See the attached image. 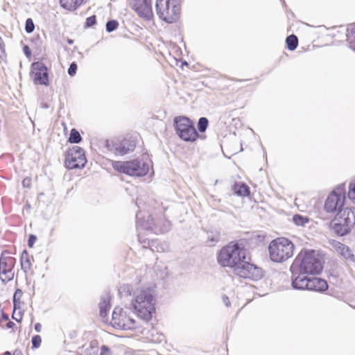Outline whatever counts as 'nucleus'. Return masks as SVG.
Here are the masks:
<instances>
[{"instance_id":"obj_54","label":"nucleus","mask_w":355,"mask_h":355,"mask_svg":"<svg viewBox=\"0 0 355 355\" xmlns=\"http://www.w3.org/2000/svg\"><path fill=\"white\" fill-rule=\"evenodd\" d=\"M3 355H11V353L8 351L4 352Z\"/></svg>"},{"instance_id":"obj_22","label":"nucleus","mask_w":355,"mask_h":355,"mask_svg":"<svg viewBox=\"0 0 355 355\" xmlns=\"http://www.w3.org/2000/svg\"><path fill=\"white\" fill-rule=\"evenodd\" d=\"M21 269L26 272L31 268V263L29 259L28 253L24 250L21 255Z\"/></svg>"},{"instance_id":"obj_17","label":"nucleus","mask_w":355,"mask_h":355,"mask_svg":"<svg viewBox=\"0 0 355 355\" xmlns=\"http://www.w3.org/2000/svg\"><path fill=\"white\" fill-rule=\"evenodd\" d=\"M309 291H317L320 293L324 292L328 288L327 283L325 280L316 277H309Z\"/></svg>"},{"instance_id":"obj_43","label":"nucleus","mask_w":355,"mask_h":355,"mask_svg":"<svg viewBox=\"0 0 355 355\" xmlns=\"http://www.w3.org/2000/svg\"><path fill=\"white\" fill-rule=\"evenodd\" d=\"M4 43L2 40L1 37L0 36V56H1V54H4Z\"/></svg>"},{"instance_id":"obj_31","label":"nucleus","mask_w":355,"mask_h":355,"mask_svg":"<svg viewBox=\"0 0 355 355\" xmlns=\"http://www.w3.org/2000/svg\"><path fill=\"white\" fill-rule=\"evenodd\" d=\"M119 26V23L116 20L111 19L106 23V31L111 33L116 30Z\"/></svg>"},{"instance_id":"obj_15","label":"nucleus","mask_w":355,"mask_h":355,"mask_svg":"<svg viewBox=\"0 0 355 355\" xmlns=\"http://www.w3.org/2000/svg\"><path fill=\"white\" fill-rule=\"evenodd\" d=\"M136 144L134 140L124 139L119 143L113 145V148L111 149L116 155H124L130 152H132L135 148Z\"/></svg>"},{"instance_id":"obj_5","label":"nucleus","mask_w":355,"mask_h":355,"mask_svg":"<svg viewBox=\"0 0 355 355\" xmlns=\"http://www.w3.org/2000/svg\"><path fill=\"white\" fill-rule=\"evenodd\" d=\"M112 166L119 173L131 176L142 177L148 173L152 163L147 157H144L126 162L113 161Z\"/></svg>"},{"instance_id":"obj_16","label":"nucleus","mask_w":355,"mask_h":355,"mask_svg":"<svg viewBox=\"0 0 355 355\" xmlns=\"http://www.w3.org/2000/svg\"><path fill=\"white\" fill-rule=\"evenodd\" d=\"M307 273H301L298 272L295 275L292 276V286L295 289L298 290H308L309 277Z\"/></svg>"},{"instance_id":"obj_18","label":"nucleus","mask_w":355,"mask_h":355,"mask_svg":"<svg viewBox=\"0 0 355 355\" xmlns=\"http://www.w3.org/2000/svg\"><path fill=\"white\" fill-rule=\"evenodd\" d=\"M336 251L345 259L354 262L355 256L350 250L349 248L343 243L337 242L335 244Z\"/></svg>"},{"instance_id":"obj_36","label":"nucleus","mask_w":355,"mask_h":355,"mask_svg":"<svg viewBox=\"0 0 355 355\" xmlns=\"http://www.w3.org/2000/svg\"><path fill=\"white\" fill-rule=\"evenodd\" d=\"M77 68V64L75 62H71L67 71L68 74L70 76H73L76 73Z\"/></svg>"},{"instance_id":"obj_33","label":"nucleus","mask_w":355,"mask_h":355,"mask_svg":"<svg viewBox=\"0 0 355 355\" xmlns=\"http://www.w3.org/2000/svg\"><path fill=\"white\" fill-rule=\"evenodd\" d=\"M34 29H35V25H34V23H33L32 19L28 18L26 20V24H25L26 32L27 33H31L33 32Z\"/></svg>"},{"instance_id":"obj_2","label":"nucleus","mask_w":355,"mask_h":355,"mask_svg":"<svg viewBox=\"0 0 355 355\" xmlns=\"http://www.w3.org/2000/svg\"><path fill=\"white\" fill-rule=\"evenodd\" d=\"M155 293L148 286L136 288L132 293L131 306L141 320L148 323L155 313Z\"/></svg>"},{"instance_id":"obj_44","label":"nucleus","mask_w":355,"mask_h":355,"mask_svg":"<svg viewBox=\"0 0 355 355\" xmlns=\"http://www.w3.org/2000/svg\"><path fill=\"white\" fill-rule=\"evenodd\" d=\"M223 302L225 304L226 306H229L230 305V301L227 296L223 297Z\"/></svg>"},{"instance_id":"obj_47","label":"nucleus","mask_w":355,"mask_h":355,"mask_svg":"<svg viewBox=\"0 0 355 355\" xmlns=\"http://www.w3.org/2000/svg\"><path fill=\"white\" fill-rule=\"evenodd\" d=\"M30 179H26L25 178L23 181H22V184L24 185V187H29V183H30Z\"/></svg>"},{"instance_id":"obj_6","label":"nucleus","mask_w":355,"mask_h":355,"mask_svg":"<svg viewBox=\"0 0 355 355\" xmlns=\"http://www.w3.org/2000/svg\"><path fill=\"white\" fill-rule=\"evenodd\" d=\"M293 250V243L284 237L272 240L268 246L270 259L276 263H282L291 258Z\"/></svg>"},{"instance_id":"obj_10","label":"nucleus","mask_w":355,"mask_h":355,"mask_svg":"<svg viewBox=\"0 0 355 355\" xmlns=\"http://www.w3.org/2000/svg\"><path fill=\"white\" fill-rule=\"evenodd\" d=\"M176 134L185 141H194L199 137L193 122L184 116H176L173 119Z\"/></svg>"},{"instance_id":"obj_37","label":"nucleus","mask_w":355,"mask_h":355,"mask_svg":"<svg viewBox=\"0 0 355 355\" xmlns=\"http://www.w3.org/2000/svg\"><path fill=\"white\" fill-rule=\"evenodd\" d=\"M131 286L130 285L125 284L120 287L119 288V293L123 294V293H126L127 295H131L130 293Z\"/></svg>"},{"instance_id":"obj_50","label":"nucleus","mask_w":355,"mask_h":355,"mask_svg":"<svg viewBox=\"0 0 355 355\" xmlns=\"http://www.w3.org/2000/svg\"><path fill=\"white\" fill-rule=\"evenodd\" d=\"M13 355H23V354L21 350L15 349L14 351Z\"/></svg>"},{"instance_id":"obj_26","label":"nucleus","mask_w":355,"mask_h":355,"mask_svg":"<svg viewBox=\"0 0 355 355\" xmlns=\"http://www.w3.org/2000/svg\"><path fill=\"white\" fill-rule=\"evenodd\" d=\"M81 140L82 137L79 132L76 129L73 128L70 132L68 141L71 144H78L81 141Z\"/></svg>"},{"instance_id":"obj_40","label":"nucleus","mask_w":355,"mask_h":355,"mask_svg":"<svg viewBox=\"0 0 355 355\" xmlns=\"http://www.w3.org/2000/svg\"><path fill=\"white\" fill-rule=\"evenodd\" d=\"M36 239H37V238L35 235L31 234L28 239V247L32 248L34 245V244L36 241Z\"/></svg>"},{"instance_id":"obj_24","label":"nucleus","mask_w":355,"mask_h":355,"mask_svg":"<svg viewBox=\"0 0 355 355\" xmlns=\"http://www.w3.org/2000/svg\"><path fill=\"white\" fill-rule=\"evenodd\" d=\"M286 43L290 51H294L298 45V39L296 35L293 34L286 37Z\"/></svg>"},{"instance_id":"obj_38","label":"nucleus","mask_w":355,"mask_h":355,"mask_svg":"<svg viewBox=\"0 0 355 355\" xmlns=\"http://www.w3.org/2000/svg\"><path fill=\"white\" fill-rule=\"evenodd\" d=\"M100 355H112V353L108 347L106 345H103L101 347Z\"/></svg>"},{"instance_id":"obj_23","label":"nucleus","mask_w":355,"mask_h":355,"mask_svg":"<svg viewBox=\"0 0 355 355\" xmlns=\"http://www.w3.org/2000/svg\"><path fill=\"white\" fill-rule=\"evenodd\" d=\"M347 40L350 48L355 49V24L347 28Z\"/></svg>"},{"instance_id":"obj_7","label":"nucleus","mask_w":355,"mask_h":355,"mask_svg":"<svg viewBox=\"0 0 355 355\" xmlns=\"http://www.w3.org/2000/svg\"><path fill=\"white\" fill-rule=\"evenodd\" d=\"M141 211H139L136 216V225L138 230H150L157 234L167 232L170 230V221L162 215L156 218L153 216H148V219L145 220L141 218Z\"/></svg>"},{"instance_id":"obj_59","label":"nucleus","mask_w":355,"mask_h":355,"mask_svg":"<svg viewBox=\"0 0 355 355\" xmlns=\"http://www.w3.org/2000/svg\"><path fill=\"white\" fill-rule=\"evenodd\" d=\"M283 1V3H285V1L284 0H282Z\"/></svg>"},{"instance_id":"obj_46","label":"nucleus","mask_w":355,"mask_h":355,"mask_svg":"<svg viewBox=\"0 0 355 355\" xmlns=\"http://www.w3.org/2000/svg\"><path fill=\"white\" fill-rule=\"evenodd\" d=\"M34 329L35 330V331L37 332H40L41 331V329H42V325L40 323H36L35 324V327H34Z\"/></svg>"},{"instance_id":"obj_21","label":"nucleus","mask_w":355,"mask_h":355,"mask_svg":"<svg viewBox=\"0 0 355 355\" xmlns=\"http://www.w3.org/2000/svg\"><path fill=\"white\" fill-rule=\"evenodd\" d=\"M233 190L238 196H248L250 194V188L242 182L235 183L233 186Z\"/></svg>"},{"instance_id":"obj_34","label":"nucleus","mask_w":355,"mask_h":355,"mask_svg":"<svg viewBox=\"0 0 355 355\" xmlns=\"http://www.w3.org/2000/svg\"><path fill=\"white\" fill-rule=\"evenodd\" d=\"M31 342H32V347L33 348H38L41 345L42 338H41L40 336L35 335L32 337Z\"/></svg>"},{"instance_id":"obj_45","label":"nucleus","mask_w":355,"mask_h":355,"mask_svg":"<svg viewBox=\"0 0 355 355\" xmlns=\"http://www.w3.org/2000/svg\"><path fill=\"white\" fill-rule=\"evenodd\" d=\"M24 53L26 54V56H30L31 55V51H30V49L28 46H24Z\"/></svg>"},{"instance_id":"obj_51","label":"nucleus","mask_w":355,"mask_h":355,"mask_svg":"<svg viewBox=\"0 0 355 355\" xmlns=\"http://www.w3.org/2000/svg\"><path fill=\"white\" fill-rule=\"evenodd\" d=\"M13 325H15L14 322H10V321L8 322V324H7L8 328H11V327H12Z\"/></svg>"},{"instance_id":"obj_20","label":"nucleus","mask_w":355,"mask_h":355,"mask_svg":"<svg viewBox=\"0 0 355 355\" xmlns=\"http://www.w3.org/2000/svg\"><path fill=\"white\" fill-rule=\"evenodd\" d=\"M83 2V0H60V6L69 11L76 10Z\"/></svg>"},{"instance_id":"obj_55","label":"nucleus","mask_w":355,"mask_h":355,"mask_svg":"<svg viewBox=\"0 0 355 355\" xmlns=\"http://www.w3.org/2000/svg\"><path fill=\"white\" fill-rule=\"evenodd\" d=\"M129 355H141V354H140V353H139V352H135V353L129 354Z\"/></svg>"},{"instance_id":"obj_32","label":"nucleus","mask_w":355,"mask_h":355,"mask_svg":"<svg viewBox=\"0 0 355 355\" xmlns=\"http://www.w3.org/2000/svg\"><path fill=\"white\" fill-rule=\"evenodd\" d=\"M348 198L355 203V181L350 182L349 185Z\"/></svg>"},{"instance_id":"obj_52","label":"nucleus","mask_w":355,"mask_h":355,"mask_svg":"<svg viewBox=\"0 0 355 355\" xmlns=\"http://www.w3.org/2000/svg\"><path fill=\"white\" fill-rule=\"evenodd\" d=\"M1 315H2V318H3L4 320H8V315H6V313H4L3 312H2V314H1Z\"/></svg>"},{"instance_id":"obj_14","label":"nucleus","mask_w":355,"mask_h":355,"mask_svg":"<svg viewBox=\"0 0 355 355\" xmlns=\"http://www.w3.org/2000/svg\"><path fill=\"white\" fill-rule=\"evenodd\" d=\"M32 75L35 84L47 86L49 84L47 67L42 62H36L31 64Z\"/></svg>"},{"instance_id":"obj_13","label":"nucleus","mask_w":355,"mask_h":355,"mask_svg":"<svg viewBox=\"0 0 355 355\" xmlns=\"http://www.w3.org/2000/svg\"><path fill=\"white\" fill-rule=\"evenodd\" d=\"M132 8L139 17L146 21L153 17L152 0H132Z\"/></svg>"},{"instance_id":"obj_57","label":"nucleus","mask_w":355,"mask_h":355,"mask_svg":"<svg viewBox=\"0 0 355 355\" xmlns=\"http://www.w3.org/2000/svg\"><path fill=\"white\" fill-rule=\"evenodd\" d=\"M141 333L142 334H144V335H146V334H145V332H144V330H142V331H141Z\"/></svg>"},{"instance_id":"obj_3","label":"nucleus","mask_w":355,"mask_h":355,"mask_svg":"<svg viewBox=\"0 0 355 355\" xmlns=\"http://www.w3.org/2000/svg\"><path fill=\"white\" fill-rule=\"evenodd\" d=\"M322 264L315 250H302L291 266L293 275L298 272L307 274H318L322 271Z\"/></svg>"},{"instance_id":"obj_53","label":"nucleus","mask_w":355,"mask_h":355,"mask_svg":"<svg viewBox=\"0 0 355 355\" xmlns=\"http://www.w3.org/2000/svg\"><path fill=\"white\" fill-rule=\"evenodd\" d=\"M147 244L150 246V248L153 247L154 246V242L152 241V243L150 244L149 241L147 242Z\"/></svg>"},{"instance_id":"obj_27","label":"nucleus","mask_w":355,"mask_h":355,"mask_svg":"<svg viewBox=\"0 0 355 355\" xmlns=\"http://www.w3.org/2000/svg\"><path fill=\"white\" fill-rule=\"evenodd\" d=\"M309 218L307 216H303L300 214H295L293 216V223L297 226H305L309 222Z\"/></svg>"},{"instance_id":"obj_30","label":"nucleus","mask_w":355,"mask_h":355,"mask_svg":"<svg viewBox=\"0 0 355 355\" xmlns=\"http://www.w3.org/2000/svg\"><path fill=\"white\" fill-rule=\"evenodd\" d=\"M14 272L12 269L4 272L3 274V277L1 276L0 279L3 284H7L8 282L11 281L14 278Z\"/></svg>"},{"instance_id":"obj_41","label":"nucleus","mask_w":355,"mask_h":355,"mask_svg":"<svg viewBox=\"0 0 355 355\" xmlns=\"http://www.w3.org/2000/svg\"><path fill=\"white\" fill-rule=\"evenodd\" d=\"M22 294H23L22 291H21V289H19V288H17V289L15 291V293H14V295H13V300H14V301H15V300H17H17H19V299H20V298H21V297L22 296Z\"/></svg>"},{"instance_id":"obj_12","label":"nucleus","mask_w":355,"mask_h":355,"mask_svg":"<svg viewBox=\"0 0 355 355\" xmlns=\"http://www.w3.org/2000/svg\"><path fill=\"white\" fill-rule=\"evenodd\" d=\"M241 263L234 269V272L235 275L254 281H257L262 277L263 272L260 267L245 260L243 261Z\"/></svg>"},{"instance_id":"obj_39","label":"nucleus","mask_w":355,"mask_h":355,"mask_svg":"<svg viewBox=\"0 0 355 355\" xmlns=\"http://www.w3.org/2000/svg\"><path fill=\"white\" fill-rule=\"evenodd\" d=\"M19 303H20V302H19V301H18V302H17V300H15V301H14V300H13V304H14V309H15V310H14V312H13V313H12V318H13V319H15L16 321H19V320L21 319V318H22L21 314V313H20V312L19 313V318H15V317L14 316V315H15V310H16V309H17V304H19Z\"/></svg>"},{"instance_id":"obj_8","label":"nucleus","mask_w":355,"mask_h":355,"mask_svg":"<svg viewBox=\"0 0 355 355\" xmlns=\"http://www.w3.org/2000/svg\"><path fill=\"white\" fill-rule=\"evenodd\" d=\"M111 324L113 327L123 330L137 329L138 322L133 318V313L129 308L115 307L112 315Z\"/></svg>"},{"instance_id":"obj_25","label":"nucleus","mask_w":355,"mask_h":355,"mask_svg":"<svg viewBox=\"0 0 355 355\" xmlns=\"http://www.w3.org/2000/svg\"><path fill=\"white\" fill-rule=\"evenodd\" d=\"M15 265V259L12 257H10L7 259V261H3L1 262V275H3L4 272L10 270V269H12Z\"/></svg>"},{"instance_id":"obj_56","label":"nucleus","mask_w":355,"mask_h":355,"mask_svg":"<svg viewBox=\"0 0 355 355\" xmlns=\"http://www.w3.org/2000/svg\"><path fill=\"white\" fill-rule=\"evenodd\" d=\"M68 42H69V44H72V43H73V40H68Z\"/></svg>"},{"instance_id":"obj_29","label":"nucleus","mask_w":355,"mask_h":355,"mask_svg":"<svg viewBox=\"0 0 355 355\" xmlns=\"http://www.w3.org/2000/svg\"><path fill=\"white\" fill-rule=\"evenodd\" d=\"M209 121L206 117H200L198 121L197 127L200 132H204L207 128Z\"/></svg>"},{"instance_id":"obj_42","label":"nucleus","mask_w":355,"mask_h":355,"mask_svg":"<svg viewBox=\"0 0 355 355\" xmlns=\"http://www.w3.org/2000/svg\"><path fill=\"white\" fill-rule=\"evenodd\" d=\"M153 338H151V340L153 342L160 343L164 340V336L163 334H157V338H154V334H152Z\"/></svg>"},{"instance_id":"obj_48","label":"nucleus","mask_w":355,"mask_h":355,"mask_svg":"<svg viewBox=\"0 0 355 355\" xmlns=\"http://www.w3.org/2000/svg\"><path fill=\"white\" fill-rule=\"evenodd\" d=\"M41 107L44 109H47L49 107V105L46 103L42 102L41 103Z\"/></svg>"},{"instance_id":"obj_49","label":"nucleus","mask_w":355,"mask_h":355,"mask_svg":"<svg viewBox=\"0 0 355 355\" xmlns=\"http://www.w3.org/2000/svg\"><path fill=\"white\" fill-rule=\"evenodd\" d=\"M138 237H139V241H140L141 243H144V248H146V241H141V233H140V232L138 234Z\"/></svg>"},{"instance_id":"obj_11","label":"nucleus","mask_w":355,"mask_h":355,"mask_svg":"<svg viewBox=\"0 0 355 355\" xmlns=\"http://www.w3.org/2000/svg\"><path fill=\"white\" fill-rule=\"evenodd\" d=\"M86 162L84 150L79 146L72 147L66 153L65 165L69 169L83 168Z\"/></svg>"},{"instance_id":"obj_1","label":"nucleus","mask_w":355,"mask_h":355,"mask_svg":"<svg viewBox=\"0 0 355 355\" xmlns=\"http://www.w3.org/2000/svg\"><path fill=\"white\" fill-rule=\"evenodd\" d=\"M345 198V184H340L329 194L324 207L328 213L338 211L331 226L341 236L347 234L355 225V207L343 208Z\"/></svg>"},{"instance_id":"obj_28","label":"nucleus","mask_w":355,"mask_h":355,"mask_svg":"<svg viewBox=\"0 0 355 355\" xmlns=\"http://www.w3.org/2000/svg\"><path fill=\"white\" fill-rule=\"evenodd\" d=\"M220 239V234L217 231L211 232L208 234L207 236V242L209 243L211 245H214L216 243L219 241Z\"/></svg>"},{"instance_id":"obj_35","label":"nucleus","mask_w":355,"mask_h":355,"mask_svg":"<svg viewBox=\"0 0 355 355\" xmlns=\"http://www.w3.org/2000/svg\"><path fill=\"white\" fill-rule=\"evenodd\" d=\"M96 23V18L95 15L90 16L86 19L85 26L89 28L93 26Z\"/></svg>"},{"instance_id":"obj_19","label":"nucleus","mask_w":355,"mask_h":355,"mask_svg":"<svg viewBox=\"0 0 355 355\" xmlns=\"http://www.w3.org/2000/svg\"><path fill=\"white\" fill-rule=\"evenodd\" d=\"M100 315L105 318L107 315L108 311L110 308V296L108 294H105L101 298L99 302Z\"/></svg>"},{"instance_id":"obj_9","label":"nucleus","mask_w":355,"mask_h":355,"mask_svg":"<svg viewBox=\"0 0 355 355\" xmlns=\"http://www.w3.org/2000/svg\"><path fill=\"white\" fill-rule=\"evenodd\" d=\"M155 8L159 17L167 23L176 21L180 14V6L176 0H157Z\"/></svg>"},{"instance_id":"obj_58","label":"nucleus","mask_w":355,"mask_h":355,"mask_svg":"<svg viewBox=\"0 0 355 355\" xmlns=\"http://www.w3.org/2000/svg\"><path fill=\"white\" fill-rule=\"evenodd\" d=\"M247 80L246 79H244V80H241L240 81H246Z\"/></svg>"},{"instance_id":"obj_4","label":"nucleus","mask_w":355,"mask_h":355,"mask_svg":"<svg viewBox=\"0 0 355 355\" xmlns=\"http://www.w3.org/2000/svg\"><path fill=\"white\" fill-rule=\"evenodd\" d=\"M246 257L247 250L244 245L232 241L222 248L217 256V261L222 267H229L234 271Z\"/></svg>"}]
</instances>
